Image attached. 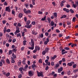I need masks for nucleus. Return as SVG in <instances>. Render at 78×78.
<instances>
[{
	"instance_id": "obj_1",
	"label": "nucleus",
	"mask_w": 78,
	"mask_h": 78,
	"mask_svg": "<svg viewBox=\"0 0 78 78\" xmlns=\"http://www.w3.org/2000/svg\"><path fill=\"white\" fill-rule=\"evenodd\" d=\"M31 47H30L28 48L30 50H34V40L33 39H31Z\"/></svg>"
},
{
	"instance_id": "obj_2",
	"label": "nucleus",
	"mask_w": 78,
	"mask_h": 78,
	"mask_svg": "<svg viewBox=\"0 0 78 78\" xmlns=\"http://www.w3.org/2000/svg\"><path fill=\"white\" fill-rule=\"evenodd\" d=\"M37 75L38 76H41V77H44V74L42 72H38L37 71Z\"/></svg>"
},
{
	"instance_id": "obj_3",
	"label": "nucleus",
	"mask_w": 78,
	"mask_h": 78,
	"mask_svg": "<svg viewBox=\"0 0 78 78\" xmlns=\"http://www.w3.org/2000/svg\"><path fill=\"white\" fill-rule=\"evenodd\" d=\"M16 32H15L14 34L15 35H16L17 33H20V28L16 27Z\"/></svg>"
},
{
	"instance_id": "obj_4",
	"label": "nucleus",
	"mask_w": 78,
	"mask_h": 78,
	"mask_svg": "<svg viewBox=\"0 0 78 78\" xmlns=\"http://www.w3.org/2000/svg\"><path fill=\"white\" fill-rule=\"evenodd\" d=\"M78 5V2H76L75 3V4H72V7L73 8H76L77 7V5Z\"/></svg>"
},
{
	"instance_id": "obj_5",
	"label": "nucleus",
	"mask_w": 78,
	"mask_h": 78,
	"mask_svg": "<svg viewBox=\"0 0 78 78\" xmlns=\"http://www.w3.org/2000/svg\"><path fill=\"white\" fill-rule=\"evenodd\" d=\"M29 76H32L34 75V73L31 71H30L28 73Z\"/></svg>"
},
{
	"instance_id": "obj_6",
	"label": "nucleus",
	"mask_w": 78,
	"mask_h": 78,
	"mask_svg": "<svg viewBox=\"0 0 78 78\" xmlns=\"http://www.w3.org/2000/svg\"><path fill=\"white\" fill-rule=\"evenodd\" d=\"M63 70V68L62 67H61L59 68V69H58V73H61V72H62Z\"/></svg>"
},
{
	"instance_id": "obj_7",
	"label": "nucleus",
	"mask_w": 78,
	"mask_h": 78,
	"mask_svg": "<svg viewBox=\"0 0 78 78\" xmlns=\"http://www.w3.org/2000/svg\"><path fill=\"white\" fill-rule=\"evenodd\" d=\"M75 64V63L73 62H70L68 63L67 65L68 66H69L71 67V66H72V64Z\"/></svg>"
},
{
	"instance_id": "obj_8",
	"label": "nucleus",
	"mask_w": 78,
	"mask_h": 78,
	"mask_svg": "<svg viewBox=\"0 0 78 78\" xmlns=\"http://www.w3.org/2000/svg\"><path fill=\"white\" fill-rule=\"evenodd\" d=\"M5 11H8V12H11V9L9 7H7L5 8Z\"/></svg>"
},
{
	"instance_id": "obj_9",
	"label": "nucleus",
	"mask_w": 78,
	"mask_h": 78,
	"mask_svg": "<svg viewBox=\"0 0 78 78\" xmlns=\"http://www.w3.org/2000/svg\"><path fill=\"white\" fill-rule=\"evenodd\" d=\"M56 58H57V56L56 55H55L53 57H51V60H53V59H56Z\"/></svg>"
},
{
	"instance_id": "obj_10",
	"label": "nucleus",
	"mask_w": 78,
	"mask_h": 78,
	"mask_svg": "<svg viewBox=\"0 0 78 78\" xmlns=\"http://www.w3.org/2000/svg\"><path fill=\"white\" fill-rule=\"evenodd\" d=\"M58 67H59V64L57 63L56 64L55 66L54 67V69H57Z\"/></svg>"
},
{
	"instance_id": "obj_11",
	"label": "nucleus",
	"mask_w": 78,
	"mask_h": 78,
	"mask_svg": "<svg viewBox=\"0 0 78 78\" xmlns=\"http://www.w3.org/2000/svg\"><path fill=\"white\" fill-rule=\"evenodd\" d=\"M6 62L7 64H10V61L8 58H7L6 60Z\"/></svg>"
},
{
	"instance_id": "obj_12",
	"label": "nucleus",
	"mask_w": 78,
	"mask_h": 78,
	"mask_svg": "<svg viewBox=\"0 0 78 78\" xmlns=\"http://www.w3.org/2000/svg\"><path fill=\"white\" fill-rule=\"evenodd\" d=\"M35 67H36V65L35 64H33L32 66V67L33 68L34 70H35V69H34Z\"/></svg>"
},
{
	"instance_id": "obj_13",
	"label": "nucleus",
	"mask_w": 78,
	"mask_h": 78,
	"mask_svg": "<svg viewBox=\"0 0 78 78\" xmlns=\"http://www.w3.org/2000/svg\"><path fill=\"white\" fill-rule=\"evenodd\" d=\"M63 10L66 12H69V10L67 9L66 8H64Z\"/></svg>"
},
{
	"instance_id": "obj_14",
	"label": "nucleus",
	"mask_w": 78,
	"mask_h": 78,
	"mask_svg": "<svg viewBox=\"0 0 78 78\" xmlns=\"http://www.w3.org/2000/svg\"><path fill=\"white\" fill-rule=\"evenodd\" d=\"M35 49H36V50L39 51L40 50V48L37 46H36L35 47Z\"/></svg>"
},
{
	"instance_id": "obj_15",
	"label": "nucleus",
	"mask_w": 78,
	"mask_h": 78,
	"mask_svg": "<svg viewBox=\"0 0 78 78\" xmlns=\"http://www.w3.org/2000/svg\"><path fill=\"white\" fill-rule=\"evenodd\" d=\"M23 16V14L22 13H20L19 15V17L20 18H22Z\"/></svg>"
},
{
	"instance_id": "obj_16",
	"label": "nucleus",
	"mask_w": 78,
	"mask_h": 78,
	"mask_svg": "<svg viewBox=\"0 0 78 78\" xmlns=\"http://www.w3.org/2000/svg\"><path fill=\"white\" fill-rule=\"evenodd\" d=\"M55 24V23H54V22L53 21H52L51 22L50 24L52 26V27H53V26H54V25Z\"/></svg>"
},
{
	"instance_id": "obj_17",
	"label": "nucleus",
	"mask_w": 78,
	"mask_h": 78,
	"mask_svg": "<svg viewBox=\"0 0 78 78\" xmlns=\"http://www.w3.org/2000/svg\"><path fill=\"white\" fill-rule=\"evenodd\" d=\"M12 50H10L9 51V55H11L12 54Z\"/></svg>"
},
{
	"instance_id": "obj_18",
	"label": "nucleus",
	"mask_w": 78,
	"mask_h": 78,
	"mask_svg": "<svg viewBox=\"0 0 78 78\" xmlns=\"http://www.w3.org/2000/svg\"><path fill=\"white\" fill-rule=\"evenodd\" d=\"M31 23V21L30 20H28L27 21L26 24L27 25H29V24Z\"/></svg>"
},
{
	"instance_id": "obj_19",
	"label": "nucleus",
	"mask_w": 78,
	"mask_h": 78,
	"mask_svg": "<svg viewBox=\"0 0 78 78\" xmlns=\"http://www.w3.org/2000/svg\"><path fill=\"white\" fill-rule=\"evenodd\" d=\"M17 37H20V38L22 37V35L20 34V33H19L17 34L16 35Z\"/></svg>"
},
{
	"instance_id": "obj_20",
	"label": "nucleus",
	"mask_w": 78,
	"mask_h": 78,
	"mask_svg": "<svg viewBox=\"0 0 78 78\" xmlns=\"http://www.w3.org/2000/svg\"><path fill=\"white\" fill-rule=\"evenodd\" d=\"M53 16L54 17H55V18L57 17V16H58L57 13L56 12H54L53 13Z\"/></svg>"
},
{
	"instance_id": "obj_21",
	"label": "nucleus",
	"mask_w": 78,
	"mask_h": 78,
	"mask_svg": "<svg viewBox=\"0 0 78 78\" xmlns=\"http://www.w3.org/2000/svg\"><path fill=\"white\" fill-rule=\"evenodd\" d=\"M7 30L6 29V27H5L4 28V29L3 30L4 33H6V32Z\"/></svg>"
},
{
	"instance_id": "obj_22",
	"label": "nucleus",
	"mask_w": 78,
	"mask_h": 78,
	"mask_svg": "<svg viewBox=\"0 0 78 78\" xmlns=\"http://www.w3.org/2000/svg\"><path fill=\"white\" fill-rule=\"evenodd\" d=\"M10 75V73H6V74H5V76L6 77H8Z\"/></svg>"
},
{
	"instance_id": "obj_23",
	"label": "nucleus",
	"mask_w": 78,
	"mask_h": 78,
	"mask_svg": "<svg viewBox=\"0 0 78 78\" xmlns=\"http://www.w3.org/2000/svg\"><path fill=\"white\" fill-rule=\"evenodd\" d=\"M12 59V61H11L12 63H15V61H14V58H13L12 57L11 58Z\"/></svg>"
},
{
	"instance_id": "obj_24",
	"label": "nucleus",
	"mask_w": 78,
	"mask_h": 78,
	"mask_svg": "<svg viewBox=\"0 0 78 78\" xmlns=\"http://www.w3.org/2000/svg\"><path fill=\"white\" fill-rule=\"evenodd\" d=\"M66 17H67V16L66 15H63L61 17V19H63V18H64Z\"/></svg>"
},
{
	"instance_id": "obj_25",
	"label": "nucleus",
	"mask_w": 78,
	"mask_h": 78,
	"mask_svg": "<svg viewBox=\"0 0 78 78\" xmlns=\"http://www.w3.org/2000/svg\"><path fill=\"white\" fill-rule=\"evenodd\" d=\"M66 23L67 25H71V22L67 21L66 22Z\"/></svg>"
},
{
	"instance_id": "obj_26",
	"label": "nucleus",
	"mask_w": 78,
	"mask_h": 78,
	"mask_svg": "<svg viewBox=\"0 0 78 78\" xmlns=\"http://www.w3.org/2000/svg\"><path fill=\"white\" fill-rule=\"evenodd\" d=\"M30 12H31V11L28 10L26 11L25 13L26 14H29V13H30Z\"/></svg>"
},
{
	"instance_id": "obj_27",
	"label": "nucleus",
	"mask_w": 78,
	"mask_h": 78,
	"mask_svg": "<svg viewBox=\"0 0 78 78\" xmlns=\"http://www.w3.org/2000/svg\"><path fill=\"white\" fill-rule=\"evenodd\" d=\"M32 27V25L30 24V25H28L27 26V28L29 29L30 28Z\"/></svg>"
},
{
	"instance_id": "obj_28",
	"label": "nucleus",
	"mask_w": 78,
	"mask_h": 78,
	"mask_svg": "<svg viewBox=\"0 0 78 78\" xmlns=\"http://www.w3.org/2000/svg\"><path fill=\"white\" fill-rule=\"evenodd\" d=\"M48 50H49L48 48H46L45 49V51L46 53H47V52H48Z\"/></svg>"
},
{
	"instance_id": "obj_29",
	"label": "nucleus",
	"mask_w": 78,
	"mask_h": 78,
	"mask_svg": "<svg viewBox=\"0 0 78 78\" xmlns=\"http://www.w3.org/2000/svg\"><path fill=\"white\" fill-rule=\"evenodd\" d=\"M38 62L40 64H41V63H42V59H39L38 60Z\"/></svg>"
},
{
	"instance_id": "obj_30",
	"label": "nucleus",
	"mask_w": 78,
	"mask_h": 78,
	"mask_svg": "<svg viewBox=\"0 0 78 78\" xmlns=\"http://www.w3.org/2000/svg\"><path fill=\"white\" fill-rule=\"evenodd\" d=\"M12 56L13 58H14V59L16 58V55L15 54H14V53L12 54Z\"/></svg>"
},
{
	"instance_id": "obj_31",
	"label": "nucleus",
	"mask_w": 78,
	"mask_h": 78,
	"mask_svg": "<svg viewBox=\"0 0 78 78\" xmlns=\"http://www.w3.org/2000/svg\"><path fill=\"white\" fill-rule=\"evenodd\" d=\"M70 73H71V71H70L69 70L67 73V74L68 75H70Z\"/></svg>"
},
{
	"instance_id": "obj_32",
	"label": "nucleus",
	"mask_w": 78,
	"mask_h": 78,
	"mask_svg": "<svg viewBox=\"0 0 78 78\" xmlns=\"http://www.w3.org/2000/svg\"><path fill=\"white\" fill-rule=\"evenodd\" d=\"M76 66H77V65L76 64H73V68L74 69L76 68Z\"/></svg>"
},
{
	"instance_id": "obj_33",
	"label": "nucleus",
	"mask_w": 78,
	"mask_h": 78,
	"mask_svg": "<svg viewBox=\"0 0 78 78\" xmlns=\"http://www.w3.org/2000/svg\"><path fill=\"white\" fill-rule=\"evenodd\" d=\"M12 14H13V15H14V16H15L16 15V13H15V11L14 10H12Z\"/></svg>"
},
{
	"instance_id": "obj_34",
	"label": "nucleus",
	"mask_w": 78,
	"mask_h": 78,
	"mask_svg": "<svg viewBox=\"0 0 78 78\" xmlns=\"http://www.w3.org/2000/svg\"><path fill=\"white\" fill-rule=\"evenodd\" d=\"M52 4L53 5V6H54V7H55V6H56V3L55 2H52Z\"/></svg>"
},
{
	"instance_id": "obj_35",
	"label": "nucleus",
	"mask_w": 78,
	"mask_h": 78,
	"mask_svg": "<svg viewBox=\"0 0 78 78\" xmlns=\"http://www.w3.org/2000/svg\"><path fill=\"white\" fill-rule=\"evenodd\" d=\"M25 5L26 8H28V7L29 5V4H25Z\"/></svg>"
},
{
	"instance_id": "obj_36",
	"label": "nucleus",
	"mask_w": 78,
	"mask_h": 78,
	"mask_svg": "<svg viewBox=\"0 0 78 78\" xmlns=\"http://www.w3.org/2000/svg\"><path fill=\"white\" fill-rule=\"evenodd\" d=\"M17 49H13L12 50V51H13V52H16V51H17Z\"/></svg>"
},
{
	"instance_id": "obj_37",
	"label": "nucleus",
	"mask_w": 78,
	"mask_h": 78,
	"mask_svg": "<svg viewBox=\"0 0 78 78\" xmlns=\"http://www.w3.org/2000/svg\"><path fill=\"white\" fill-rule=\"evenodd\" d=\"M32 2L33 5H35V0H32Z\"/></svg>"
},
{
	"instance_id": "obj_38",
	"label": "nucleus",
	"mask_w": 78,
	"mask_h": 78,
	"mask_svg": "<svg viewBox=\"0 0 78 78\" xmlns=\"http://www.w3.org/2000/svg\"><path fill=\"white\" fill-rule=\"evenodd\" d=\"M47 20L49 21V23H50L51 22V19H50V18L48 17L47 18Z\"/></svg>"
},
{
	"instance_id": "obj_39",
	"label": "nucleus",
	"mask_w": 78,
	"mask_h": 78,
	"mask_svg": "<svg viewBox=\"0 0 78 78\" xmlns=\"http://www.w3.org/2000/svg\"><path fill=\"white\" fill-rule=\"evenodd\" d=\"M10 31L11 30H10V29H8L7 30L6 32H7V33H10Z\"/></svg>"
},
{
	"instance_id": "obj_40",
	"label": "nucleus",
	"mask_w": 78,
	"mask_h": 78,
	"mask_svg": "<svg viewBox=\"0 0 78 78\" xmlns=\"http://www.w3.org/2000/svg\"><path fill=\"white\" fill-rule=\"evenodd\" d=\"M51 65L52 66H53L55 65V62H51Z\"/></svg>"
},
{
	"instance_id": "obj_41",
	"label": "nucleus",
	"mask_w": 78,
	"mask_h": 78,
	"mask_svg": "<svg viewBox=\"0 0 78 78\" xmlns=\"http://www.w3.org/2000/svg\"><path fill=\"white\" fill-rule=\"evenodd\" d=\"M62 62H66V58H63L62 59Z\"/></svg>"
},
{
	"instance_id": "obj_42",
	"label": "nucleus",
	"mask_w": 78,
	"mask_h": 78,
	"mask_svg": "<svg viewBox=\"0 0 78 78\" xmlns=\"http://www.w3.org/2000/svg\"><path fill=\"white\" fill-rule=\"evenodd\" d=\"M45 53H46V52L45 51H43L42 52V55H45Z\"/></svg>"
},
{
	"instance_id": "obj_43",
	"label": "nucleus",
	"mask_w": 78,
	"mask_h": 78,
	"mask_svg": "<svg viewBox=\"0 0 78 78\" xmlns=\"http://www.w3.org/2000/svg\"><path fill=\"white\" fill-rule=\"evenodd\" d=\"M67 53V51H65V52H63L62 53V55H64V54H66V53Z\"/></svg>"
},
{
	"instance_id": "obj_44",
	"label": "nucleus",
	"mask_w": 78,
	"mask_h": 78,
	"mask_svg": "<svg viewBox=\"0 0 78 78\" xmlns=\"http://www.w3.org/2000/svg\"><path fill=\"white\" fill-rule=\"evenodd\" d=\"M21 61H20L18 62V66H20V65H21Z\"/></svg>"
},
{
	"instance_id": "obj_45",
	"label": "nucleus",
	"mask_w": 78,
	"mask_h": 78,
	"mask_svg": "<svg viewBox=\"0 0 78 78\" xmlns=\"http://www.w3.org/2000/svg\"><path fill=\"white\" fill-rule=\"evenodd\" d=\"M64 49H65L66 50H70V48L68 47H65L64 48Z\"/></svg>"
},
{
	"instance_id": "obj_46",
	"label": "nucleus",
	"mask_w": 78,
	"mask_h": 78,
	"mask_svg": "<svg viewBox=\"0 0 78 78\" xmlns=\"http://www.w3.org/2000/svg\"><path fill=\"white\" fill-rule=\"evenodd\" d=\"M70 11L71 12V13H74V11L72 9H70Z\"/></svg>"
},
{
	"instance_id": "obj_47",
	"label": "nucleus",
	"mask_w": 78,
	"mask_h": 78,
	"mask_svg": "<svg viewBox=\"0 0 78 78\" xmlns=\"http://www.w3.org/2000/svg\"><path fill=\"white\" fill-rule=\"evenodd\" d=\"M24 20L25 22H27V18L26 17H25L24 18Z\"/></svg>"
},
{
	"instance_id": "obj_48",
	"label": "nucleus",
	"mask_w": 78,
	"mask_h": 78,
	"mask_svg": "<svg viewBox=\"0 0 78 78\" xmlns=\"http://www.w3.org/2000/svg\"><path fill=\"white\" fill-rule=\"evenodd\" d=\"M2 73L3 74H4V75H5L6 74V72L4 71H2Z\"/></svg>"
},
{
	"instance_id": "obj_49",
	"label": "nucleus",
	"mask_w": 78,
	"mask_h": 78,
	"mask_svg": "<svg viewBox=\"0 0 78 78\" xmlns=\"http://www.w3.org/2000/svg\"><path fill=\"white\" fill-rule=\"evenodd\" d=\"M1 62L3 63V64H5V60L3 59H2L1 60Z\"/></svg>"
},
{
	"instance_id": "obj_50",
	"label": "nucleus",
	"mask_w": 78,
	"mask_h": 78,
	"mask_svg": "<svg viewBox=\"0 0 78 78\" xmlns=\"http://www.w3.org/2000/svg\"><path fill=\"white\" fill-rule=\"evenodd\" d=\"M63 25L64 28H65L66 26V23H65V22H63Z\"/></svg>"
},
{
	"instance_id": "obj_51",
	"label": "nucleus",
	"mask_w": 78,
	"mask_h": 78,
	"mask_svg": "<svg viewBox=\"0 0 78 78\" xmlns=\"http://www.w3.org/2000/svg\"><path fill=\"white\" fill-rule=\"evenodd\" d=\"M27 42V41H23V44L24 45H26V43Z\"/></svg>"
},
{
	"instance_id": "obj_52",
	"label": "nucleus",
	"mask_w": 78,
	"mask_h": 78,
	"mask_svg": "<svg viewBox=\"0 0 78 78\" xmlns=\"http://www.w3.org/2000/svg\"><path fill=\"white\" fill-rule=\"evenodd\" d=\"M56 33H60V31L58 29H56Z\"/></svg>"
},
{
	"instance_id": "obj_53",
	"label": "nucleus",
	"mask_w": 78,
	"mask_h": 78,
	"mask_svg": "<svg viewBox=\"0 0 78 78\" xmlns=\"http://www.w3.org/2000/svg\"><path fill=\"white\" fill-rule=\"evenodd\" d=\"M17 25L18 27H22V25L20 23H18L17 24Z\"/></svg>"
},
{
	"instance_id": "obj_54",
	"label": "nucleus",
	"mask_w": 78,
	"mask_h": 78,
	"mask_svg": "<svg viewBox=\"0 0 78 78\" xmlns=\"http://www.w3.org/2000/svg\"><path fill=\"white\" fill-rule=\"evenodd\" d=\"M75 20H76V18L74 17L73 19V22H75Z\"/></svg>"
},
{
	"instance_id": "obj_55",
	"label": "nucleus",
	"mask_w": 78,
	"mask_h": 78,
	"mask_svg": "<svg viewBox=\"0 0 78 78\" xmlns=\"http://www.w3.org/2000/svg\"><path fill=\"white\" fill-rule=\"evenodd\" d=\"M16 41V39L14 38L12 40V42H13V43H14Z\"/></svg>"
},
{
	"instance_id": "obj_56",
	"label": "nucleus",
	"mask_w": 78,
	"mask_h": 78,
	"mask_svg": "<svg viewBox=\"0 0 78 78\" xmlns=\"http://www.w3.org/2000/svg\"><path fill=\"white\" fill-rule=\"evenodd\" d=\"M49 34V33H48V32H46L45 33V35L46 36H48Z\"/></svg>"
},
{
	"instance_id": "obj_57",
	"label": "nucleus",
	"mask_w": 78,
	"mask_h": 78,
	"mask_svg": "<svg viewBox=\"0 0 78 78\" xmlns=\"http://www.w3.org/2000/svg\"><path fill=\"white\" fill-rule=\"evenodd\" d=\"M22 36H23H23H25V32H23L22 33Z\"/></svg>"
},
{
	"instance_id": "obj_58",
	"label": "nucleus",
	"mask_w": 78,
	"mask_h": 78,
	"mask_svg": "<svg viewBox=\"0 0 78 78\" xmlns=\"http://www.w3.org/2000/svg\"><path fill=\"white\" fill-rule=\"evenodd\" d=\"M39 14H42V12L41 11H38Z\"/></svg>"
},
{
	"instance_id": "obj_59",
	"label": "nucleus",
	"mask_w": 78,
	"mask_h": 78,
	"mask_svg": "<svg viewBox=\"0 0 78 78\" xmlns=\"http://www.w3.org/2000/svg\"><path fill=\"white\" fill-rule=\"evenodd\" d=\"M66 7H67L68 8H70V5L69 4H67L66 6Z\"/></svg>"
},
{
	"instance_id": "obj_60",
	"label": "nucleus",
	"mask_w": 78,
	"mask_h": 78,
	"mask_svg": "<svg viewBox=\"0 0 78 78\" xmlns=\"http://www.w3.org/2000/svg\"><path fill=\"white\" fill-rule=\"evenodd\" d=\"M78 71V69H75L73 70V72H74V73H76V72Z\"/></svg>"
},
{
	"instance_id": "obj_61",
	"label": "nucleus",
	"mask_w": 78,
	"mask_h": 78,
	"mask_svg": "<svg viewBox=\"0 0 78 78\" xmlns=\"http://www.w3.org/2000/svg\"><path fill=\"white\" fill-rule=\"evenodd\" d=\"M28 67V65L27 64L26 65V66H25V69H27Z\"/></svg>"
},
{
	"instance_id": "obj_62",
	"label": "nucleus",
	"mask_w": 78,
	"mask_h": 78,
	"mask_svg": "<svg viewBox=\"0 0 78 78\" xmlns=\"http://www.w3.org/2000/svg\"><path fill=\"white\" fill-rule=\"evenodd\" d=\"M33 58H34V59H36V58H37V55H34L33 56Z\"/></svg>"
},
{
	"instance_id": "obj_63",
	"label": "nucleus",
	"mask_w": 78,
	"mask_h": 78,
	"mask_svg": "<svg viewBox=\"0 0 78 78\" xmlns=\"http://www.w3.org/2000/svg\"><path fill=\"white\" fill-rule=\"evenodd\" d=\"M3 53V50L2 49H0V54H2Z\"/></svg>"
},
{
	"instance_id": "obj_64",
	"label": "nucleus",
	"mask_w": 78,
	"mask_h": 78,
	"mask_svg": "<svg viewBox=\"0 0 78 78\" xmlns=\"http://www.w3.org/2000/svg\"><path fill=\"white\" fill-rule=\"evenodd\" d=\"M65 73V72H64V71H62V73H61V75H64V74Z\"/></svg>"
}]
</instances>
